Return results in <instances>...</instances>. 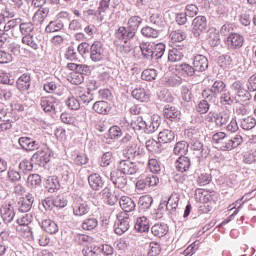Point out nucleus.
Listing matches in <instances>:
<instances>
[{
  "label": "nucleus",
  "mask_w": 256,
  "mask_h": 256,
  "mask_svg": "<svg viewBox=\"0 0 256 256\" xmlns=\"http://www.w3.org/2000/svg\"><path fill=\"white\" fill-rule=\"evenodd\" d=\"M212 141L220 149V151H233V149L239 147L243 143V137L236 135L234 137L227 136L225 132L215 133L212 137Z\"/></svg>",
  "instance_id": "obj_1"
},
{
  "label": "nucleus",
  "mask_w": 256,
  "mask_h": 256,
  "mask_svg": "<svg viewBox=\"0 0 256 256\" xmlns=\"http://www.w3.org/2000/svg\"><path fill=\"white\" fill-rule=\"evenodd\" d=\"M111 7V0H101L98 6V10L94 9H88L84 10L82 14V19L86 21V19H89V17H99L101 21H103V14L107 13L109 11V8Z\"/></svg>",
  "instance_id": "obj_2"
},
{
  "label": "nucleus",
  "mask_w": 256,
  "mask_h": 256,
  "mask_svg": "<svg viewBox=\"0 0 256 256\" xmlns=\"http://www.w3.org/2000/svg\"><path fill=\"white\" fill-rule=\"evenodd\" d=\"M116 171L126 176L137 175V173H141V167L139 164H135L129 160H121Z\"/></svg>",
  "instance_id": "obj_3"
},
{
  "label": "nucleus",
  "mask_w": 256,
  "mask_h": 256,
  "mask_svg": "<svg viewBox=\"0 0 256 256\" xmlns=\"http://www.w3.org/2000/svg\"><path fill=\"white\" fill-rule=\"evenodd\" d=\"M72 211L75 217H83L84 215H87L89 211H91V208L89 207V203H87V201L81 197H77L73 200Z\"/></svg>",
  "instance_id": "obj_4"
},
{
  "label": "nucleus",
  "mask_w": 256,
  "mask_h": 256,
  "mask_svg": "<svg viewBox=\"0 0 256 256\" xmlns=\"http://www.w3.org/2000/svg\"><path fill=\"white\" fill-rule=\"evenodd\" d=\"M90 59L93 63H98V61H103L105 57V48L103 47V42L94 41L90 46Z\"/></svg>",
  "instance_id": "obj_5"
},
{
  "label": "nucleus",
  "mask_w": 256,
  "mask_h": 256,
  "mask_svg": "<svg viewBox=\"0 0 256 256\" xmlns=\"http://www.w3.org/2000/svg\"><path fill=\"white\" fill-rule=\"evenodd\" d=\"M231 89L233 93H235V101L237 103L241 101H247L251 95H249V91L245 89L243 83L241 81H235L231 84Z\"/></svg>",
  "instance_id": "obj_6"
},
{
  "label": "nucleus",
  "mask_w": 256,
  "mask_h": 256,
  "mask_svg": "<svg viewBox=\"0 0 256 256\" xmlns=\"http://www.w3.org/2000/svg\"><path fill=\"white\" fill-rule=\"evenodd\" d=\"M59 105H61V101L53 96L42 97L40 100L41 109H43L45 113L57 111V109H59Z\"/></svg>",
  "instance_id": "obj_7"
},
{
  "label": "nucleus",
  "mask_w": 256,
  "mask_h": 256,
  "mask_svg": "<svg viewBox=\"0 0 256 256\" xmlns=\"http://www.w3.org/2000/svg\"><path fill=\"white\" fill-rule=\"evenodd\" d=\"M135 35L137 34L134 33L133 30L125 26H120L115 32L116 39L118 41H123L125 45H127L131 39H134Z\"/></svg>",
  "instance_id": "obj_8"
},
{
  "label": "nucleus",
  "mask_w": 256,
  "mask_h": 256,
  "mask_svg": "<svg viewBox=\"0 0 256 256\" xmlns=\"http://www.w3.org/2000/svg\"><path fill=\"white\" fill-rule=\"evenodd\" d=\"M192 31L196 37L207 31V18L205 16H197L192 21Z\"/></svg>",
  "instance_id": "obj_9"
},
{
  "label": "nucleus",
  "mask_w": 256,
  "mask_h": 256,
  "mask_svg": "<svg viewBox=\"0 0 256 256\" xmlns=\"http://www.w3.org/2000/svg\"><path fill=\"white\" fill-rule=\"evenodd\" d=\"M31 161L37 163L38 165H45L51 161V151L49 148H44L43 150H38L33 154Z\"/></svg>",
  "instance_id": "obj_10"
},
{
  "label": "nucleus",
  "mask_w": 256,
  "mask_h": 256,
  "mask_svg": "<svg viewBox=\"0 0 256 256\" xmlns=\"http://www.w3.org/2000/svg\"><path fill=\"white\" fill-rule=\"evenodd\" d=\"M245 43V38L239 33H231L226 40L229 49H241Z\"/></svg>",
  "instance_id": "obj_11"
},
{
  "label": "nucleus",
  "mask_w": 256,
  "mask_h": 256,
  "mask_svg": "<svg viewBox=\"0 0 256 256\" xmlns=\"http://www.w3.org/2000/svg\"><path fill=\"white\" fill-rule=\"evenodd\" d=\"M110 180L118 189H125L127 187V176L114 170L110 173Z\"/></svg>",
  "instance_id": "obj_12"
},
{
  "label": "nucleus",
  "mask_w": 256,
  "mask_h": 256,
  "mask_svg": "<svg viewBox=\"0 0 256 256\" xmlns=\"http://www.w3.org/2000/svg\"><path fill=\"white\" fill-rule=\"evenodd\" d=\"M33 203H35V197L33 194H26L25 197H22L18 201V210L21 213H27L31 211V207H33Z\"/></svg>",
  "instance_id": "obj_13"
},
{
  "label": "nucleus",
  "mask_w": 256,
  "mask_h": 256,
  "mask_svg": "<svg viewBox=\"0 0 256 256\" xmlns=\"http://www.w3.org/2000/svg\"><path fill=\"white\" fill-rule=\"evenodd\" d=\"M18 143L24 151H37L40 147L39 142L30 137H20Z\"/></svg>",
  "instance_id": "obj_14"
},
{
  "label": "nucleus",
  "mask_w": 256,
  "mask_h": 256,
  "mask_svg": "<svg viewBox=\"0 0 256 256\" xmlns=\"http://www.w3.org/2000/svg\"><path fill=\"white\" fill-rule=\"evenodd\" d=\"M38 223L39 225H41V228L50 235H55V233L59 232V226H57V223H55L51 219H38Z\"/></svg>",
  "instance_id": "obj_15"
},
{
  "label": "nucleus",
  "mask_w": 256,
  "mask_h": 256,
  "mask_svg": "<svg viewBox=\"0 0 256 256\" xmlns=\"http://www.w3.org/2000/svg\"><path fill=\"white\" fill-rule=\"evenodd\" d=\"M88 183L93 191H101L105 187V181L101 175L94 173L88 176Z\"/></svg>",
  "instance_id": "obj_16"
},
{
  "label": "nucleus",
  "mask_w": 256,
  "mask_h": 256,
  "mask_svg": "<svg viewBox=\"0 0 256 256\" xmlns=\"http://www.w3.org/2000/svg\"><path fill=\"white\" fill-rule=\"evenodd\" d=\"M159 127H161V117H159V115H154L151 118L146 119L145 133H155Z\"/></svg>",
  "instance_id": "obj_17"
},
{
  "label": "nucleus",
  "mask_w": 256,
  "mask_h": 256,
  "mask_svg": "<svg viewBox=\"0 0 256 256\" xmlns=\"http://www.w3.org/2000/svg\"><path fill=\"white\" fill-rule=\"evenodd\" d=\"M0 213L4 223H11L15 219V208L11 204L3 205Z\"/></svg>",
  "instance_id": "obj_18"
},
{
  "label": "nucleus",
  "mask_w": 256,
  "mask_h": 256,
  "mask_svg": "<svg viewBox=\"0 0 256 256\" xmlns=\"http://www.w3.org/2000/svg\"><path fill=\"white\" fill-rule=\"evenodd\" d=\"M193 67L199 73H203L209 67V60H207V57L198 54L194 57Z\"/></svg>",
  "instance_id": "obj_19"
},
{
  "label": "nucleus",
  "mask_w": 256,
  "mask_h": 256,
  "mask_svg": "<svg viewBox=\"0 0 256 256\" xmlns=\"http://www.w3.org/2000/svg\"><path fill=\"white\" fill-rule=\"evenodd\" d=\"M31 236L35 241L39 242L41 247H47V245L51 243V238H49V236H47L43 230H36L31 232Z\"/></svg>",
  "instance_id": "obj_20"
},
{
  "label": "nucleus",
  "mask_w": 256,
  "mask_h": 256,
  "mask_svg": "<svg viewBox=\"0 0 256 256\" xmlns=\"http://www.w3.org/2000/svg\"><path fill=\"white\" fill-rule=\"evenodd\" d=\"M126 154L128 159H135V157H141L143 155V149L135 142H130L126 148Z\"/></svg>",
  "instance_id": "obj_21"
},
{
  "label": "nucleus",
  "mask_w": 256,
  "mask_h": 256,
  "mask_svg": "<svg viewBox=\"0 0 256 256\" xmlns=\"http://www.w3.org/2000/svg\"><path fill=\"white\" fill-rule=\"evenodd\" d=\"M16 85H17V89L20 90L21 92L29 91V89L31 88V75L22 74L18 78Z\"/></svg>",
  "instance_id": "obj_22"
},
{
  "label": "nucleus",
  "mask_w": 256,
  "mask_h": 256,
  "mask_svg": "<svg viewBox=\"0 0 256 256\" xmlns=\"http://www.w3.org/2000/svg\"><path fill=\"white\" fill-rule=\"evenodd\" d=\"M129 217H123L118 219L117 223L115 224L114 231L116 235H123L129 231Z\"/></svg>",
  "instance_id": "obj_23"
},
{
  "label": "nucleus",
  "mask_w": 256,
  "mask_h": 256,
  "mask_svg": "<svg viewBox=\"0 0 256 256\" xmlns=\"http://www.w3.org/2000/svg\"><path fill=\"white\" fill-rule=\"evenodd\" d=\"M163 115L165 119H169V121H179L181 112H179L175 106L167 105L163 110Z\"/></svg>",
  "instance_id": "obj_24"
},
{
  "label": "nucleus",
  "mask_w": 256,
  "mask_h": 256,
  "mask_svg": "<svg viewBox=\"0 0 256 256\" xmlns=\"http://www.w3.org/2000/svg\"><path fill=\"white\" fill-rule=\"evenodd\" d=\"M46 17H49V8H39L34 13L32 21L34 25H43Z\"/></svg>",
  "instance_id": "obj_25"
},
{
  "label": "nucleus",
  "mask_w": 256,
  "mask_h": 256,
  "mask_svg": "<svg viewBox=\"0 0 256 256\" xmlns=\"http://www.w3.org/2000/svg\"><path fill=\"white\" fill-rule=\"evenodd\" d=\"M191 168V159L186 156H181L176 161V169L180 173H185Z\"/></svg>",
  "instance_id": "obj_26"
},
{
  "label": "nucleus",
  "mask_w": 256,
  "mask_h": 256,
  "mask_svg": "<svg viewBox=\"0 0 256 256\" xmlns=\"http://www.w3.org/2000/svg\"><path fill=\"white\" fill-rule=\"evenodd\" d=\"M120 207L126 213H131V211H135V201L131 199L129 196H122L120 198Z\"/></svg>",
  "instance_id": "obj_27"
},
{
  "label": "nucleus",
  "mask_w": 256,
  "mask_h": 256,
  "mask_svg": "<svg viewBox=\"0 0 256 256\" xmlns=\"http://www.w3.org/2000/svg\"><path fill=\"white\" fill-rule=\"evenodd\" d=\"M92 109L99 115H107L111 111V106L107 101H97L93 104Z\"/></svg>",
  "instance_id": "obj_28"
},
{
  "label": "nucleus",
  "mask_w": 256,
  "mask_h": 256,
  "mask_svg": "<svg viewBox=\"0 0 256 256\" xmlns=\"http://www.w3.org/2000/svg\"><path fill=\"white\" fill-rule=\"evenodd\" d=\"M239 123H240L241 129H243L244 131H251L256 127V120L253 116H247V117L241 118Z\"/></svg>",
  "instance_id": "obj_29"
},
{
  "label": "nucleus",
  "mask_w": 256,
  "mask_h": 256,
  "mask_svg": "<svg viewBox=\"0 0 256 256\" xmlns=\"http://www.w3.org/2000/svg\"><path fill=\"white\" fill-rule=\"evenodd\" d=\"M211 89L214 95V99H217L221 93H225V91H227V84L224 83L223 80H216Z\"/></svg>",
  "instance_id": "obj_30"
},
{
  "label": "nucleus",
  "mask_w": 256,
  "mask_h": 256,
  "mask_svg": "<svg viewBox=\"0 0 256 256\" xmlns=\"http://www.w3.org/2000/svg\"><path fill=\"white\" fill-rule=\"evenodd\" d=\"M134 229H136L138 233H147V231H149V220H147V217L142 216L138 218L134 225Z\"/></svg>",
  "instance_id": "obj_31"
},
{
  "label": "nucleus",
  "mask_w": 256,
  "mask_h": 256,
  "mask_svg": "<svg viewBox=\"0 0 256 256\" xmlns=\"http://www.w3.org/2000/svg\"><path fill=\"white\" fill-rule=\"evenodd\" d=\"M175 140V132L165 129L158 134V141L160 143H171Z\"/></svg>",
  "instance_id": "obj_32"
},
{
  "label": "nucleus",
  "mask_w": 256,
  "mask_h": 256,
  "mask_svg": "<svg viewBox=\"0 0 256 256\" xmlns=\"http://www.w3.org/2000/svg\"><path fill=\"white\" fill-rule=\"evenodd\" d=\"M145 145L150 153H161L163 151V146L159 140L157 142L155 139H149L145 142Z\"/></svg>",
  "instance_id": "obj_33"
},
{
  "label": "nucleus",
  "mask_w": 256,
  "mask_h": 256,
  "mask_svg": "<svg viewBox=\"0 0 256 256\" xmlns=\"http://www.w3.org/2000/svg\"><path fill=\"white\" fill-rule=\"evenodd\" d=\"M180 199H181V196L178 193H172L166 204V209L168 211H171V213H173V211H176L177 207H179Z\"/></svg>",
  "instance_id": "obj_34"
},
{
  "label": "nucleus",
  "mask_w": 256,
  "mask_h": 256,
  "mask_svg": "<svg viewBox=\"0 0 256 256\" xmlns=\"http://www.w3.org/2000/svg\"><path fill=\"white\" fill-rule=\"evenodd\" d=\"M151 231L155 237H165L169 231V226L167 224H155L152 226Z\"/></svg>",
  "instance_id": "obj_35"
},
{
  "label": "nucleus",
  "mask_w": 256,
  "mask_h": 256,
  "mask_svg": "<svg viewBox=\"0 0 256 256\" xmlns=\"http://www.w3.org/2000/svg\"><path fill=\"white\" fill-rule=\"evenodd\" d=\"M142 23H143V18H141V16H132L127 21V28L137 34L139 25H141Z\"/></svg>",
  "instance_id": "obj_36"
},
{
  "label": "nucleus",
  "mask_w": 256,
  "mask_h": 256,
  "mask_svg": "<svg viewBox=\"0 0 256 256\" xmlns=\"http://www.w3.org/2000/svg\"><path fill=\"white\" fill-rule=\"evenodd\" d=\"M64 24L63 21L56 19L53 21H50L49 24L45 28L46 33H57L58 31H61L63 29Z\"/></svg>",
  "instance_id": "obj_37"
},
{
  "label": "nucleus",
  "mask_w": 256,
  "mask_h": 256,
  "mask_svg": "<svg viewBox=\"0 0 256 256\" xmlns=\"http://www.w3.org/2000/svg\"><path fill=\"white\" fill-rule=\"evenodd\" d=\"M208 43L211 47H218L221 45V36L219 35V30L213 29L209 31Z\"/></svg>",
  "instance_id": "obj_38"
},
{
  "label": "nucleus",
  "mask_w": 256,
  "mask_h": 256,
  "mask_svg": "<svg viewBox=\"0 0 256 256\" xmlns=\"http://www.w3.org/2000/svg\"><path fill=\"white\" fill-rule=\"evenodd\" d=\"M229 119H231V112L229 110L220 112L215 118L217 127H223V125L229 123Z\"/></svg>",
  "instance_id": "obj_39"
},
{
  "label": "nucleus",
  "mask_w": 256,
  "mask_h": 256,
  "mask_svg": "<svg viewBox=\"0 0 256 256\" xmlns=\"http://www.w3.org/2000/svg\"><path fill=\"white\" fill-rule=\"evenodd\" d=\"M132 97L137 101L147 102L149 101V93L143 88H136L132 91Z\"/></svg>",
  "instance_id": "obj_40"
},
{
  "label": "nucleus",
  "mask_w": 256,
  "mask_h": 256,
  "mask_svg": "<svg viewBox=\"0 0 256 256\" xmlns=\"http://www.w3.org/2000/svg\"><path fill=\"white\" fill-rule=\"evenodd\" d=\"M140 49L142 51V55L145 59H153L154 58V46L150 43H142L140 44Z\"/></svg>",
  "instance_id": "obj_41"
},
{
  "label": "nucleus",
  "mask_w": 256,
  "mask_h": 256,
  "mask_svg": "<svg viewBox=\"0 0 256 256\" xmlns=\"http://www.w3.org/2000/svg\"><path fill=\"white\" fill-rule=\"evenodd\" d=\"M141 35L147 37V39H157L159 37V31L153 27L145 26L141 29Z\"/></svg>",
  "instance_id": "obj_42"
},
{
  "label": "nucleus",
  "mask_w": 256,
  "mask_h": 256,
  "mask_svg": "<svg viewBox=\"0 0 256 256\" xmlns=\"http://www.w3.org/2000/svg\"><path fill=\"white\" fill-rule=\"evenodd\" d=\"M82 253L84 256H101V245L91 244Z\"/></svg>",
  "instance_id": "obj_43"
},
{
  "label": "nucleus",
  "mask_w": 256,
  "mask_h": 256,
  "mask_svg": "<svg viewBox=\"0 0 256 256\" xmlns=\"http://www.w3.org/2000/svg\"><path fill=\"white\" fill-rule=\"evenodd\" d=\"M170 39L173 43H181L187 39V34L181 29L174 30L170 33Z\"/></svg>",
  "instance_id": "obj_44"
},
{
  "label": "nucleus",
  "mask_w": 256,
  "mask_h": 256,
  "mask_svg": "<svg viewBox=\"0 0 256 256\" xmlns=\"http://www.w3.org/2000/svg\"><path fill=\"white\" fill-rule=\"evenodd\" d=\"M99 225V220L97 218H87L82 222V229L85 231H93V229H97Z\"/></svg>",
  "instance_id": "obj_45"
},
{
  "label": "nucleus",
  "mask_w": 256,
  "mask_h": 256,
  "mask_svg": "<svg viewBox=\"0 0 256 256\" xmlns=\"http://www.w3.org/2000/svg\"><path fill=\"white\" fill-rule=\"evenodd\" d=\"M18 25H19L20 33L21 35H23V37L27 35H33V31L35 29V27H33V23L22 22V23H19Z\"/></svg>",
  "instance_id": "obj_46"
},
{
  "label": "nucleus",
  "mask_w": 256,
  "mask_h": 256,
  "mask_svg": "<svg viewBox=\"0 0 256 256\" xmlns=\"http://www.w3.org/2000/svg\"><path fill=\"white\" fill-rule=\"evenodd\" d=\"M181 59H183V52L181 50L177 48L169 50L168 61L176 63L177 61H181Z\"/></svg>",
  "instance_id": "obj_47"
},
{
  "label": "nucleus",
  "mask_w": 256,
  "mask_h": 256,
  "mask_svg": "<svg viewBox=\"0 0 256 256\" xmlns=\"http://www.w3.org/2000/svg\"><path fill=\"white\" fill-rule=\"evenodd\" d=\"M21 23V19L16 18L8 21L5 24H2L1 33H7V31H12L13 29L17 28V26Z\"/></svg>",
  "instance_id": "obj_48"
},
{
  "label": "nucleus",
  "mask_w": 256,
  "mask_h": 256,
  "mask_svg": "<svg viewBox=\"0 0 256 256\" xmlns=\"http://www.w3.org/2000/svg\"><path fill=\"white\" fill-rule=\"evenodd\" d=\"M189 151V144L186 141H179L174 146L175 155H185Z\"/></svg>",
  "instance_id": "obj_49"
},
{
  "label": "nucleus",
  "mask_w": 256,
  "mask_h": 256,
  "mask_svg": "<svg viewBox=\"0 0 256 256\" xmlns=\"http://www.w3.org/2000/svg\"><path fill=\"white\" fill-rule=\"evenodd\" d=\"M138 205L143 211L150 209L151 205H153V198L149 195L141 196Z\"/></svg>",
  "instance_id": "obj_50"
},
{
  "label": "nucleus",
  "mask_w": 256,
  "mask_h": 256,
  "mask_svg": "<svg viewBox=\"0 0 256 256\" xmlns=\"http://www.w3.org/2000/svg\"><path fill=\"white\" fill-rule=\"evenodd\" d=\"M158 74L156 69H145L141 74V78L143 81H155Z\"/></svg>",
  "instance_id": "obj_51"
},
{
  "label": "nucleus",
  "mask_w": 256,
  "mask_h": 256,
  "mask_svg": "<svg viewBox=\"0 0 256 256\" xmlns=\"http://www.w3.org/2000/svg\"><path fill=\"white\" fill-rule=\"evenodd\" d=\"M149 21L154 27H164L165 26V19L159 13H154L150 16Z\"/></svg>",
  "instance_id": "obj_52"
},
{
  "label": "nucleus",
  "mask_w": 256,
  "mask_h": 256,
  "mask_svg": "<svg viewBox=\"0 0 256 256\" xmlns=\"http://www.w3.org/2000/svg\"><path fill=\"white\" fill-rule=\"evenodd\" d=\"M22 43L24 45H28V47H31V49H34V51H37V49H39V44L33 39V34L23 36Z\"/></svg>",
  "instance_id": "obj_53"
},
{
  "label": "nucleus",
  "mask_w": 256,
  "mask_h": 256,
  "mask_svg": "<svg viewBox=\"0 0 256 256\" xmlns=\"http://www.w3.org/2000/svg\"><path fill=\"white\" fill-rule=\"evenodd\" d=\"M61 186L59 185V180L57 178L52 177L47 179V186L49 193H55L57 189H59Z\"/></svg>",
  "instance_id": "obj_54"
},
{
  "label": "nucleus",
  "mask_w": 256,
  "mask_h": 256,
  "mask_svg": "<svg viewBox=\"0 0 256 256\" xmlns=\"http://www.w3.org/2000/svg\"><path fill=\"white\" fill-rule=\"evenodd\" d=\"M191 148L193 151H201V157H207V155H209L207 150L203 148V143H201L199 140H193Z\"/></svg>",
  "instance_id": "obj_55"
},
{
  "label": "nucleus",
  "mask_w": 256,
  "mask_h": 256,
  "mask_svg": "<svg viewBox=\"0 0 256 256\" xmlns=\"http://www.w3.org/2000/svg\"><path fill=\"white\" fill-rule=\"evenodd\" d=\"M145 125H146V119H144L143 117H138L132 123V127L134 131H144V133H145Z\"/></svg>",
  "instance_id": "obj_56"
},
{
  "label": "nucleus",
  "mask_w": 256,
  "mask_h": 256,
  "mask_svg": "<svg viewBox=\"0 0 256 256\" xmlns=\"http://www.w3.org/2000/svg\"><path fill=\"white\" fill-rule=\"evenodd\" d=\"M27 184L30 187H38V185H41V176L39 174H30L27 178Z\"/></svg>",
  "instance_id": "obj_57"
},
{
  "label": "nucleus",
  "mask_w": 256,
  "mask_h": 256,
  "mask_svg": "<svg viewBox=\"0 0 256 256\" xmlns=\"http://www.w3.org/2000/svg\"><path fill=\"white\" fill-rule=\"evenodd\" d=\"M148 167L151 171V173H154V174H159L161 173V165L159 164V161H157V159H150L148 161Z\"/></svg>",
  "instance_id": "obj_58"
},
{
  "label": "nucleus",
  "mask_w": 256,
  "mask_h": 256,
  "mask_svg": "<svg viewBox=\"0 0 256 256\" xmlns=\"http://www.w3.org/2000/svg\"><path fill=\"white\" fill-rule=\"evenodd\" d=\"M66 105L72 111H77L81 107V102L75 97H70L66 100Z\"/></svg>",
  "instance_id": "obj_59"
},
{
  "label": "nucleus",
  "mask_w": 256,
  "mask_h": 256,
  "mask_svg": "<svg viewBox=\"0 0 256 256\" xmlns=\"http://www.w3.org/2000/svg\"><path fill=\"white\" fill-rule=\"evenodd\" d=\"M109 137L111 139H119V137H123V130L119 126H112L109 129Z\"/></svg>",
  "instance_id": "obj_60"
},
{
  "label": "nucleus",
  "mask_w": 256,
  "mask_h": 256,
  "mask_svg": "<svg viewBox=\"0 0 256 256\" xmlns=\"http://www.w3.org/2000/svg\"><path fill=\"white\" fill-rule=\"evenodd\" d=\"M220 102L223 105H233V97H231V92H229L226 88V91L221 93Z\"/></svg>",
  "instance_id": "obj_61"
},
{
  "label": "nucleus",
  "mask_w": 256,
  "mask_h": 256,
  "mask_svg": "<svg viewBox=\"0 0 256 256\" xmlns=\"http://www.w3.org/2000/svg\"><path fill=\"white\" fill-rule=\"evenodd\" d=\"M199 13V7L195 4H188L185 8V14L187 17L193 18Z\"/></svg>",
  "instance_id": "obj_62"
},
{
  "label": "nucleus",
  "mask_w": 256,
  "mask_h": 256,
  "mask_svg": "<svg viewBox=\"0 0 256 256\" xmlns=\"http://www.w3.org/2000/svg\"><path fill=\"white\" fill-rule=\"evenodd\" d=\"M165 55V44L158 43L154 46V58L161 59Z\"/></svg>",
  "instance_id": "obj_63"
},
{
  "label": "nucleus",
  "mask_w": 256,
  "mask_h": 256,
  "mask_svg": "<svg viewBox=\"0 0 256 256\" xmlns=\"http://www.w3.org/2000/svg\"><path fill=\"white\" fill-rule=\"evenodd\" d=\"M244 163L251 165L256 163V151H248L244 154Z\"/></svg>",
  "instance_id": "obj_64"
}]
</instances>
